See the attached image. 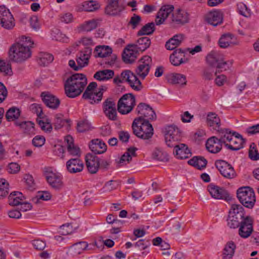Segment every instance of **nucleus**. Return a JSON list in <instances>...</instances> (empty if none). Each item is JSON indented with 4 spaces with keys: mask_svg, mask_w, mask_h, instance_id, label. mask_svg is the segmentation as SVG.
I'll use <instances>...</instances> for the list:
<instances>
[{
    "mask_svg": "<svg viewBox=\"0 0 259 259\" xmlns=\"http://www.w3.org/2000/svg\"><path fill=\"white\" fill-rule=\"evenodd\" d=\"M33 45L30 37L22 36L19 41L10 46L8 51L9 60L17 63L24 62L31 56L30 49Z\"/></svg>",
    "mask_w": 259,
    "mask_h": 259,
    "instance_id": "obj_1",
    "label": "nucleus"
},
{
    "mask_svg": "<svg viewBox=\"0 0 259 259\" xmlns=\"http://www.w3.org/2000/svg\"><path fill=\"white\" fill-rule=\"evenodd\" d=\"M87 78L82 73H74L64 83V90L67 97L74 98L79 96L87 84Z\"/></svg>",
    "mask_w": 259,
    "mask_h": 259,
    "instance_id": "obj_2",
    "label": "nucleus"
},
{
    "mask_svg": "<svg viewBox=\"0 0 259 259\" xmlns=\"http://www.w3.org/2000/svg\"><path fill=\"white\" fill-rule=\"evenodd\" d=\"M133 133L138 138L147 140L153 135V128L147 119L139 117L134 119L132 124Z\"/></svg>",
    "mask_w": 259,
    "mask_h": 259,
    "instance_id": "obj_3",
    "label": "nucleus"
},
{
    "mask_svg": "<svg viewBox=\"0 0 259 259\" xmlns=\"http://www.w3.org/2000/svg\"><path fill=\"white\" fill-rule=\"evenodd\" d=\"M237 197L240 202L245 207L252 208L256 201L253 190L249 187L239 188L237 191Z\"/></svg>",
    "mask_w": 259,
    "mask_h": 259,
    "instance_id": "obj_4",
    "label": "nucleus"
},
{
    "mask_svg": "<svg viewBox=\"0 0 259 259\" xmlns=\"http://www.w3.org/2000/svg\"><path fill=\"white\" fill-rule=\"evenodd\" d=\"M136 105V99L132 94H126L118 100L117 110L121 114H127L131 112Z\"/></svg>",
    "mask_w": 259,
    "mask_h": 259,
    "instance_id": "obj_5",
    "label": "nucleus"
},
{
    "mask_svg": "<svg viewBox=\"0 0 259 259\" xmlns=\"http://www.w3.org/2000/svg\"><path fill=\"white\" fill-rule=\"evenodd\" d=\"M165 141L167 146L172 147L181 138L180 130L176 126L168 125L164 129Z\"/></svg>",
    "mask_w": 259,
    "mask_h": 259,
    "instance_id": "obj_6",
    "label": "nucleus"
},
{
    "mask_svg": "<svg viewBox=\"0 0 259 259\" xmlns=\"http://www.w3.org/2000/svg\"><path fill=\"white\" fill-rule=\"evenodd\" d=\"M0 25L7 30H12L15 26L13 15L5 6H0Z\"/></svg>",
    "mask_w": 259,
    "mask_h": 259,
    "instance_id": "obj_7",
    "label": "nucleus"
},
{
    "mask_svg": "<svg viewBox=\"0 0 259 259\" xmlns=\"http://www.w3.org/2000/svg\"><path fill=\"white\" fill-rule=\"evenodd\" d=\"M215 165L222 176L226 179H232L237 176L234 167L224 160H217Z\"/></svg>",
    "mask_w": 259,
    "mask_h": 259,
    "instance_id": "obj_8",
    "label": "nucleus"
},
{
    "mask_svg": "<svg viewBox=\"0 0 259 259\" xmlns=\"http://www.w3.org/2000/svg\"><path fill=\"white\" fill-rule=\"evenodd\" d=\"M253 220L249 215L246 216L243 221L238 226V235L242 238H248L253 232Z\"/></svg>",
    "mask_w": 259,
    "mask_h": 259,
    "instance_id": "obj_9",
    "label": "nucleus"
},
{
    "mask_svg": "<svg viewBox=\"0 0 259 259\" xmlns=\"http://www.w3.org/2000/svg\"><path fill=\"white\" fill-rule=\"evenodd\" d=\"M170 23L174 25H183L189 22V14L183 9H177L174 10L170 17Z\"/></svg>",
    "mask_w": 259,
    "mask_h": 259,
    "instance_id": "obj_10",
    "label": "nucleus"
},
{
    "mask_svg": "<svg viewBox=\"0 0 259 259\" xmlns=\"http://www.w3.org/2000/svg\"><path fill=\"white\" fill-rule=\"evenodd\" d=\"M103 112L106 116L112 121L117 119L116 103L111 98L107 99L103 104Z\"/></svg>",
    "mask_w": 259,
    "mask_h": 259,
    "instance_id": "obj_11",
    "label": "nucleus"
},
{
    "mask_svg": "<svg viewBox=\"0 0 259 259\" xmlns=\"http://www.w3.org/2000/svg\"><path fill=\"white\" fill-rule=\"evenodd\" d=\"M122 75L125 79V82H127L133 90L140 91L142 89L143 86L141 81L131 70H125L123 71Z\"/></svg>",
    "mask_w": 259,
    "mask_h": 259,
    "instance_id": "obj_12",
    "label": "nucleus"
},
{
    "mask_svg": "<svg viewBox=\"0 0 259 259\" xmlns=\"http://www.w3.org/2000/svg\"><path fill=\"white\" fill-rule=\"evenodd\" d=\"M152 63V59L149 56H144L139 61L136 69L137 74L143 79L148 75Z\"/></svg>",
    "mask_w": 259,
    "mask_h": 259,
    "instance_id": "obj_13",
    "label": "nucleus"
},
{
    "mask_svg": "<svg viewBox=\"0 0 259 259\" xmlns=\"http://www.w3.org/2000/svg\"><path fill=\"white\" fill-rule=\"evenodd\" d=\"M45 176L48 183L52 188L58 190L63 187L64 184L60 174L48 171L46 172Z\"/></svg>",
    "mask_w": 259,
    "mask_h": 259,
    "instance_id": "obj_14",
    "label": "nucleus"
},
{
    "mask_svg": "<svg viewBox=\"0 0 259 259\" xmlns=\"http://www.w3.org/2000/svg\"><path fill=\"white\" fill-rule=\"evenodd\" d=\"M207 189L211 196L215 199H225L227 201L231 199L228 192L223 188L210 184Z\"/></svg>",
    "mask_w": 259,
    "mask_h": 259,
    "instance_id": "obj_15",
    "label": "nucleus"
},
{
    "mask_svg": "<svg viewBox=\"0 0 259 259\" xmlns=\"http://www.w3.org/2000/svg\"><path fill=\"white\" fill-rule=\"evenodd\" d=\"M136 112L138 114L141 115L140 117H146L148 119H155L156 117V114L152 107L144 103H141L137 106Z\"/></svg>",
    "mask_w": 259,
    "mask_h": 259,
    "instance_id": "obj_16",
    "label": "nucleus"
},
{
    "mask_svg": "<svg viewBox=\"0 0 259 259\" xmlns=\"http://www.w3.org/2000/svg\"><path fill=\"white\" fill-rule=\"evenodd\" d=\"M92 53V49L87 47L80 51L76 55V60L80 67H84L89 64V61Z\"/></svg>",
    "mask_w": 259,
    "mask_h": 259,
    "instance_id": "obj_17",
    "label": "nucleus"
},
{
    "mask_svg": "<svg viewBox=\"0 0 259 259\" xmlns=\"http://www.w3.org/2000/svg\"><path fill=\"white\" fill-rule=\"evenodd\" d=\"M40 97L45 104L50 108L56 109L60 104V100L49 92L41 93Z\"/></svg>",
    "mask_w": 259,
    "mask_h": 259,
    "instance_id": "obj_18",
    "label": "nucleus"
},
{
    "mask_svg": "<svg viewBox=\"0 0 259 259\" xmlns=\"http://www.w3.org/2000/svg\"><path fill=\"white\" fill-rule=\"evenodd\" d=\"M174 10V7L171 5L161 7L158 11L155 18L156 24L159 25L163 24L169 14L172 13Z\"/></svg>",
    "mask_w": 259,
    "mask_h": 259,
    "instance_id": "obj_19",
    "label": "nucleus"
},
{
    "mask_svg": "<svg viewBox=\"0 0 259 259\" xmlns=\"http://www.w3.org/2000/svg\"><path fill=\"white\" fill-rule=\"evenodd\" d=\"M86 166L88 171L91 174H96L100 166L99 158L91 153H88L85 156Z\"/></svg>",
    "mask_w": 259,
    "mask_h": 259,
    "instance_id": "obj_20",
    "label": "nucleus"
},
{
    "mask_svg": "<svg viewBox=\"0 0 259 259\" xmlns=\"http://www.w3.org/2000/svg\"><path fill=\"white\" fill-rule=\"evenodd\" d=\"M67 170L70 174H76L82 171L84 165L79 158H71L66 163Z\"/></svg>",
    "mask_w": 259,
    "mask_h": 259,
    "instance_id": "obj_21",
    "label": "nucleus"
},
{
    "mask_svg": "<svg viewBox=\"0 0 259 259\" xmlns=\"http://www.w3.org/2000/svg\"><path fill=\"white\" fill-rule=\"evenodd\" d=\"M16 126L19 127L21 132L27 136H33L35 134L34 123L30 121H16Z\"/></svg>",
    "mask_w": 259,
    "mask_h": 259,
    "instance_id": "obj_22",
    "label": "nucleus"
},
{
    "mask_svg": "<svg viewBox=\"0 0 259 259\" xmlns=\"http://www.w3.org/2000/svg\"><path fill=\"white\" fill-rule=\"evenodd\" d=\"M244 140L242 136L237 133H234L231 140L226 144L225 147L233 151H237L243 148Z\"/></svg>",
    "mask_w": 259,
    "mask_h": 259,
    "instance_id": "obj_23",
    "label": "nucleus"
},
{
    "mask_svg": "<svg viewBox=\"0 0 259 259\" xmlns=\"http://www.w3.org/2000/svg\"><path fill=\"white\" fill-rule=\"evenodd\" d=\"M206 21L214 26L222 23L223 14L220 10H214L209 12L206 16Z\"/></svg>",
    "mask_w": 259,
    "mask_h": 259,
    "instance_id": "obj_24",
    "label": "nucleus"
},
{
    "mask_svg": "<svg viewBox=\"0 0 259 259\" xmlns=\"http://www.w3.org/2000/svg\"><path fill=\"white\" fill-rule=\"evenodd\" d=\"M119 0H115L108 2V5L105 8V13L111 16L119 15L124 9L122 5H119Z\"/></svg>",
    "mask_w": 259,
    "mask_h": 259,
    "instance_id": "obj_25",
    "label": "nucleus"
},
{
    "mask_svg": "<svg viewBox=\"0 0 259 259\" xmlns=\"http://www.w3.org/2000/svg\"><path fill=\"white\" fill-rule=\"evenodd\" d=\"M206 149L211 153H218L222 149V144L219 141L218 138L211 137L206 142Z\"/></svg>",
    "mask_w": 259,
    "mask_h": 259,
    "instance_id": "obj_26",
    "label": "nucleus"
},
{
    "mask_svg": "<svg viewBox=\"0 0 259 259\" xmlns=\"http://www.w3.org/2000/svg\"><path fill=\"white\" fill-rule=\"evenodd\" d=\"M172 147L175 148L174 153H175L178 158L187 159L191 156L190 150L188 146L184 144H175Z\"/></svg>",
    "mask_w": 259,
    "mask_h": 259,
    "instance_id": "obj_27",
    "label": "nucleus"
},
{
    "mask_svg": "<svg viewBox=\"0 0 259 259\" xmlns=\"http://www.w3.org/2000/svg\"><path fill=\"white\" fill-rule=\"evenodd\" d=\"M236 245L234 241H228L222 251V259H232L234 256Z\"/></svg>",
    "mask_w": 259,
    "mask_h": 259,
    "instance_id": "obj_28",
    "label": "nucleus"
},
{
    "mask_svg": "<svg viewBox=\"0 0 259 259\" xmlns=\"http://www.w3.org/2000/svg\"><path fill=\"white\" fill-rule=\"evenodd\" d=\"M91 150L95 154H102L106 151V145L99 139L92 140L89 144Z\"/></svg>",
    "mask_w": 259,
    "mask_h": 259,
    "instance_id": "obj_29",
    "label": "nucleus"
},
{
    "mask_svg": "<svg viewBox=\"0 0 259 259\" xmlns=\"http://www.w3.org/2000/svg\"><path fill=\"white\" fill-rule=\"evenodd\" d=\"M219 132L218 139L221 143L224 144L225 146L226 144L231 140L232 137L234 136L235 132L231 131L229 128H218L217 130Z\"/></svg>",
    "mask_w": 259,
    "mask_h": 259,
    "instance_id": "obj_30",
    "label": "nucleus"
},
{
    "mask_svg": "<svg viewBox=\"0 0 259 259\" xmlns=\"http://www.w3.org/2000/svg\"><path fill=\"white\" fill-rule=\"evenodd\" d=\"M184 57V52L181 49H179L173 52L170 56L169 59L173 65L178 66L185 62L183 60Z\"/></svg>",
    "mask_w": 259,
    "mask_h": 259,
    "instance_id": "obj_31",
    "label": "nucleus"
},
{
    "mask_svg": "<svg viewBox=\"0 0 259 259\" xmlns=\"http://www.w3.org/2000/svg\"><path fill=\"white\" fill-rule=\"evenodd\" d=\"M234 36L230 33H225L221 35L218 44L221 48H227L235 44L233 41Z\"/></svg>",
    "mask_w": 259,
    "mask_h": 259,
    "instance_id": "obj_32",
    "label": "nucleus"
},
{
    "mask_svg": "<svg viewBox=\"0 0 259 259\" xmlns=\"http://www.w3.org/2000/svg\"><path fill=\"white\" fill-rule=\"evenodd\" d=\"M137 148L135 147H131L127 149L126 152H125L120 158L119 161L117 162L120 166L126 165L132 160V157L136 156V151Z\"/></svg>",
    "mask_w": 259,
    "mask_h": 259,
    "instance_id": "obj_33",
    "label": "nucleus"
},
{
    "mask_svg": "<svg viewBox=\"0 0 259 259\" xmlns=\"http://www.w3.org/2000/svg\"><path fill=\"white\" fill-rule=\"evenodd\" d=\"M98 4L93 1H85L77 6V11L93 12L98 9Z\"/></svg>",
    "mask_w": 259,
    "mask_h": 259,
    "instance_id": "obj_34",
    "label": "nucleus"
},
{
    "mask_svg": "<svg viewBox=\"0 0 259 259\" xmlns=\"http://www.w3.org/2000/svg\"><path fill=\"white\" fill-rule=\"evenodd\" d=\"M89 245L86 242L81 241L74 244L70 248V251L72 255H77L81 254L85 250H90Z\"/></svg>",
    "mask_w": 259,
    "mask_h": 259,
    "instance_id": "obj_35",
    "label": "nucleus"
},
{
    "mask_svg": "<svg viewBox=\"0 0 259 259\" xmlns=\"http://www.w3.org/2000/svg\"><path fill=\"white\" fill-rule=\"evenodd\" d=\"M183 40L184 35L183 34H176L166 42L165 47L168 50H173L179 46Z\"/></svg>",
    "mask_w": 259,
    "mask_h": 259,
    "instance_id": "obj_36",
    "label": "nucleus"
},
{
    "mask_svg": "<svg viewBox=\"0 0 259 259\" xmlns=\"http://www.w3.org/2000/svg\"><path fill=\"white\" fill-rule=\"evenodd\" d=\"M112 50L108 46H97L94 51L95 58H106L111 55Z\"/></svg>",
    "mask_w": 259,
    "mask_h": 259,
    "instance_id": "obj_37",
    "label": "nucleus"
},
{
    "mask_svg": "<svg viewBox=\"0 0 259 259\" xmlns=\"http://www.w3.org/2000/svg\"><path fill=\"white\" fill-rule=\"evenodd\" d=\"M114 75V72L110 69L100 70L95 73L94 77L100 81L107 80L112 78Z\"/></svg>",
    "mask_w": 259,
    "mask_h": 259,
    "instance_id": "obj_38",
    "label": "nucleus"
},
{
    "mask_svg": "<svg viewBox=\"0 0 259 259\" xmlns=\"http://www.w3.org/2000/svg\"><path fill=\"white\" fill-rule=\"evenodd\" d=\"M206 122L208 125L213 127L215 130L220 128L221 120L214 112H209L207 115Z\"/></svg>",
    "mask_w": 259,
    "mask_h": 259,
    "instance_id": "obj_39",
    "label": "nucleus"
},
{
    "mask_svg": "<svg viewBox=\"0 0 259 259\" xmlns=\"http://www.w3.org/2000/svg\"><path fill=\"white\" fill-rule=\"evenodd\" d=\"M25 199V197L19 192H13L8 197L9 203L12 206L18 205Z\"/></svg>",
    "mask_w": 259,
    "mask_h": 259,
    "instance_id": "obj_40",
    "label": "nucleus"
},
{
    "mask_svg": "<svg viewBox=\"0 0 259 259\" xmlns=\"http://www.w3.org/2000/svg\"><path fill=\"white\" fill-rule=\"evenodd\" d=\"M222 56L215 51H211L206 57V61L208 65L212 67H216L219 61H221Z\"/></svg>",
    "mask_w": 259,
    "mask_h": 259,
    "instance_id": "obj_41",
    "label": "nucleus"
},
{
    "mask_svg": "<svg viewBox=\"0 0 259 259\" xmlns=\"http://www.w3.org/2000/svg\"><path fill=\"white\" fill-rule=\"evenodd\" d=\"M168 81L172 84L186 85L187 83L185 75L180 73H172L168 76Z\"/></svg>",
    "mask_w": 259,
    "mask_h": 259,
    "instance_id": "obj_42",
    "label": "nucleus"
},
{
    "mask_svg": "<svg viewBox=\"0 0 259 259\" xmlns=\"http://www.w3.org/2000/svg\"><path fill=\"white\" fill-rule=\"evenodd\" d=\"M151 44V41L148 37H142L139 38L134 45L137 51H144L148 48Z\"/></svg>",
    "mask_w": 259,
    "mask_h": 259,
    "instance_id": "obj_43",
    "label": "nucleus"
},
{
    "mask_svg": "<svg viewBox=\"0 0 259 259\" xmlns=\"http://www.w3.org/2000/svg\"><path fill=\"white\" fill-rule=\"evenodd\" d=\"M137 58V53L131 49L126 48L124 50L122 54V60L126 64L133 63Z\"/></svg>",
    "mask_w": 259,
    "mask_h": 259,
    "instance_id": "obj_44",
    "label": "nucleus"
},
{
    "mask_svg": "<svg viewBox=\"0 0 259 259\" xmlns=\"http://www.w3.org/2000/svg\"><path fill=\"white\" fill-rule=\"evenodd\" d=\"M246 217L236 215H228L227 219V225L232 229L237 228L239 225L243 221Z\"/></svg>",
    "mask_w": 259,
    "mask_h": 259,
    "instance_id": "obj_45",
    "label": "nucleus"
},
{
    "mask_svg": "<svg viewBox=\"0 0 259 259\" xmlns=\"http://www.w3.org/2000/svg\"><path fill=\"white\" fill-rule=\"evenodd\" d=\"M70 120L68 119H64L63 114L59 113L55 116L54 120V125L56 130L61 128L65 124L70 125Z\"/></svg>",
    "mask_w": 259,
    "mask_h": 259,
    "instance_id": "obj_46",
    "label": "nucleus"
},
{
    "mask_svg": "<svg viewBox=\"0 0 259 259\" xmlns=\"http://www.w3.org/2000/svg\"><path fill=\"white\" fill-rule=\"evenodd\" d=\"M188 163L191 165L194 166L198 169H201L206 167L207 161L206 159L203 157H194L190 159Z\"/></svg>",
    "mask_w": 259,
    "mask_h": 259,
    "instance_id": "obj_47",
    "label": "nucleus"
},
{
    "mask_svg": "<svg viewBox=\"0 0 259 259\" xmlns=\"http://www.w3.org/2000/svg\"><path fill=\"white\" fill-rule=\"evenodd\" d=\"M37 121L42 130L47 132H51L52 131L53 127L51 121L46 116L41 118V119H37Z\"/></svg>",
    "mask_w": 259,
    "mask_h": 259,
    "instance_id": "obj_48",
    "label": "nucleus"
},
{
    "mask_svg": "<svg viewBox=\"0 0 259 259\" xmlns=\"http://www.w3.org/2000/svg\"><path fill=\"white\" fill-rule=\"evenodd\" d=\"M52 195L48 191H39L36 196L32 198V201L37 204L40 200L47 201L50 200Z\"/></svg>",
    "mask_w": 259,
    "mask_h": 259,
    "instance_id": "obj_49",
    "label": "nucleus"
},
{
    "mask_svg": "<svg viewBox=\"0 0 259 259\" xmlns=\"http://www.w3.org/2000/svg\"><path fill=\"white\" fill-rule=\"evenodd\" d=\"M155 30V24L153 22L148 23L143 26L138 32L137 35L141 36L144 35H151Z\"/></svg>",
    "mask_w": 259,
    "mask_h": 259,
    "instance_id": "obj_50",
    "label": "nucleus"
},
{
    "mask_svg": "<svg viewBox=\"0 0 259 259\" xmlns=\"http://www.w3.org/2000/svg\"><path fill=\"white\" fill-rule=\"evenodd\" d=\"M98 23V20L93 19L85 22L83 24L80 26L79 28L81 31H91L97 28Z\"/></svg>",
    "mask_w": 259,
    "mask_h": 259,
    "instance_id": "obj_51",
    "label": "nucleus"
},
{
    "mask_svg": "<svg viewBox=\"0 0 259 259\" xmlns=\"http://www.w3.org/2000/svg\"><path fill=\"white\" fill-rule=\"evenodd\" d=\"M229 215L233 216H238V215L239 216L246 217L243 207L239 204H232Z\"/></svg>",
    "mask_w": 259,
    "mask_h": 259,
    "instance_id": "obj_52",
    "label": "nucleus"
},
{
    "mask_svg": "<svg viewBox=\"0 0 259 259\" xmlns=\"http://www.w3.org/2000/svg\"><path fill=\"white\" fill-rule=\"evenodd\" d=\"M152 157L154 159L161 161H167L168 160L167 153L160 148H156L153 151Z\"/></svg>",
    "mask_w": 259,
    "mask_h": 259,
    "instance_id": "obj_53",
    "label": "nucleus"
},
{
    "mask_svg": "<svg viewBox=\"0 0 259 259\" xmlns=\"http://www.w3.org/2000/svg\"><path fill=\"white\" fill-rule=\"evenodd\" d=\"M20 115L19 109L16 107L10 108L6 114V117L8 121H14L19 118Z\"/></svg>",
    "mask_w": 259,
    "mask_h": 259,
    "instance_id": "obj_54",
    "label": "nucleus"
},
{
    "mask_svg": "<svg viewBox=\"0 0 259 259\" xmlns=\"http://www.w3.org/2000/svg\"><path fill=\"white\" fill-rule=\"evenodd\" d=\"M0 73H3L4 75L11 76L13 72L11 64L0 59Z\"/></svg>",
    "mask_w": 259,
    "mask_h": 259,
    "instance_id": "obj_55",
    "label": "nucleus"
},
{
    "mask_svg": "<svg viewBox=\"0 0 259 259\" xmlns=\"http://www.w3.org/2000/svg\"><path fill=\"white\" fill-rule=\"evenodd\" d=\"M103 96V93L101 91L98 92L91 93L89 94L87 97H82L84 99H87L91 104L98 103L100 102Z\"/></svg>",
    "mask_w": 259,
    "mask_h": 259,
    "instance_id": "obj_56",
    "label": "nucleus"
},
{
    "mask_svg": "<svg viewBox=\"0 0 259 259\" xmlns=\"http://www.w3.org/2000/svg\"><path fill=\"white\" fill-rule=\"evenodd\" d=\"M231 65V62L225 61L223 59V57H222L221 58V61L219 62L215 67L217 68L218 71L215 72V74H217L218 72H222L223 71H226L229 69Z\"/></svg>",
    "mask_w": 259,
    "mask_h": 259,
    "instance_id": "obj_57",
    "label": "nucleus"
},
{
    "mask_svg": "<svg viewBox=\"0 0 259 259\" xmlns=\"http://www.w3.org/2000/svg\"><path fill=\"white\" fill-rule=\"evenodd\" d=\"M91 123L87 120H83L78 122L77 130L80 133L85 132L91 129Z\"/></svg>",
    "mask_w": 259,
    "mask_h": 259,
    "instance_id": "obj_58",
    "label": "nucleus"
},
{
    "mask_svg": "<svg viewBox=\"0 0 259 259\" xmlns=\"http://www.w3.org/2000/svg\"><path fill=\"white\" fill-rule=\"evenodd\" d=\"M52 36L53 38L57 41L66 42L68 39V38L64 34L57 29L53 31Z\"/></svg>",
    "mask_w": 259,
    "mask_h": 259,
    "instance_id": "obj_59",
    "label": "nucleus"
},
{
    "mask_svg": "<svg viewBox=\"0 0 259 259\" xmlns=\"http://www.w3.org/2000/svg\"><path fill=\"white\" fill-rule=\"evenodd\" d=\"M237 9L240 14L248 17L250 16V10L247 8L246 5L243 3H239L237 4Z\"/></svg>",
    "mask_w": 259,
    "mask_h": 259,
    "instance_id": "obj_60",
    "label": "nucleus"
},
{
    "mask_svg": "<svg viewBox=\"0 0 259 259\" xmlns=\"http://www.w3.org/2000/svg\"><path fill=\"white\" fill-rule=\"evenodd\" d=\"M30 110L33 113H36L37 116V119H41L46 115L42 112V109L41 106L37 104H32L30 106Z\"/></svg>",
    "mask_w": 259,
    "mask_h": 259,
    "instance_id": "obj_61",
    "label": "nucleus"
},
{
    "mask_svg": "<svg viewBox=\"0 0 259 259\" xmlns=\"http://www.w3.org/2000/svg\"><path fill=\"white\" fill-rule=\"evenodd\" d=\"M120 182L118 181L110 180L105 183L104 189L105 191H111L116 189L120 185Z\"/></svg>",
    "mask_w": 259,
    "mask_h": 259,
    "instance_id": "obj_62",
    "label": "nucleus"
},
{
    "mask_svg": "<svg viewBox=\"0 0 259 259\" xmlns=\"http://www.w3.org/2000/svg\"><path fill=\"white\" fill-rule=\"evenodd\" d=\"M74 231L71 224H66L60 227L59 232L62 235H67L72 233Z\"/></svg>",
    "mask_w": 259,
    "mask_h": 259,
    "instance_id": "obj_63",
    "label": "nucleus"
},
{
    "mask_svg": "<svg viewBox=\"0 0 259 259\" xmlns=\"http://www.w3.org/2000/svg\"><path fill=\"white\" fill-rule=\"evenodd\" d=\"M248 156L252 160L256 161L259 159V153L254 144H251L250 146Z\"/></svg>",
    "mask_w": 259,
    "mask_h": 259,
    "instance_id": "obj_64",
    "label": "nucleus"
}]
</instances>
